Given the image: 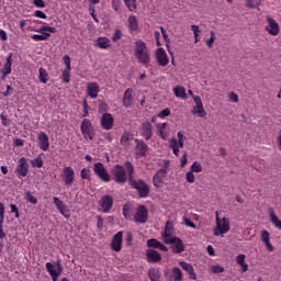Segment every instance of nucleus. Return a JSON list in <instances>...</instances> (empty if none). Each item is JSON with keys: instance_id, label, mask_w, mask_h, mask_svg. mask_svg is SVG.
I'll use <instances>...</instances> for the list:
<instances>
[{"instance_id": "nucleus-46", "label": "nucleus", "mask_w": 281, "mask_h": 281, "mask_svg": "<svg viewBox=\"0 0 281 281\" xmlns=\"http://www.w3.org/2000/svg\"><path fill=\"white\" fill-rule=\"evenodd\" d=\"M169 148L172 149V153L176 157H179V153H181V150H179L176 140H169Z\"/></svg>"}, {"instance_id": "nucleus-45", "label": "nucleus", "mask_w": 281, "mask_h": 281, "mask_svg": "<svg viewBox=\"0 0 281 281\" xmlns=\"http://www.w3.org/2000/svg\"><path fill=\"white\" fill-rule=\"evenodd\" d=\"M210 34L211 37L206 40L205 44L207 45L209 49H212L214 47V41H216V33H214V31H211Z\"/></svg>"}, {"instance_id": "nucleus-51", "label": "nucleus", "mask_w": 281, "mask_h": 281, "mask_svg": "<svg viewBox=\"0 0 281 281\" xmlns=\"http://www.w3.org/2000/svg\"><path fill=\"white\" fill-rule=\"evenodd\" d=\"M260 0H246V8H258Z\"/></svg>"}, {"instance_id": "nucleus-47", "label": "nucleus", "mask_w": 281, "mask_h": 281, "mask_svg": "<svg viewBox=\"0 0 281 281\" xmlns=\"http://www.w3.org/2000/svg\"><path fill=\"white\" fill-rule=\"evenodd\" d=\"M32 168H43V158L38 156L37 158L31 160Z\"/></svg>"}, {"instance_id": "nucleus-18", "label": "nucleus", "mask_w": 281, "mask_h": 281, "mask_svg": "<svg viewBox=\"0 0 281 281\" xmlns=\"http://www.w3.org/2000/svg\"><path fill=\"white\" fill-rule=\"evenodd\" d=\"M168 175V171H165V169H159L156 171L153 178V183L155 188H164V179H166V176Z\"/></svg>"}, {"instance_id": "nucleus-4", "label": "nucleus", "mask_w": 281, "mask_h": 281, "mask_svg": "<svg viewBox=\"0 0 281 281\" xmlns=\"http://www.w3.org/2000/svg\"><path fill=\"white\" fill-rule=\"evenodd\" d=\"M33 32H38V34H34L31 36L33 41H47L52 34H56V27L42 25L38 30H33ZM50 33V34H49Z\"/></svg>"}, {"instance_id": "nucleus-53", "label": "nucleus", "mask_w": 281, "mask_h": 281, "mask_svg": "<svg viewBox=\"0 0 281 281\" xmlns=\"http://www.w3.org/2000/svg\"><path fill=\"white\" fill-rule=\"evenodd\" d=\"M81 179H91V170L89 168L81 170Z\"/></svg>"}, {"instance_id": "nucleus-16", "label": "nucleus", "mask_w": 281, "mask_h": 281, "mask_svg": "<svg viewBox=\"0 0 281 281\" xmlns=\"http://www.w3.org/2000/svg\"><path fill=\"white\" fill-rule=\"evenodd\" d=\"M156 133L158 137H161L166 142L168 137H170V127L168 126V123H157Z\"/></svg>"}, {"instance_id": "nucleus-64", "label": "nucleus", "mask_w": 281, "mask_h": 281, "mask_svg": "<svg viewBox=\"0 0 281 281\" xmlns=\"http://www.w3.org/2000/svg\"><path fill=\"white\" fill-rule=\"evenodd\" d=\"M33 3L35 8H45V1L44 0H33Z\"/></svg>"}, {"instance_id": "nucleus-1", "label": "nucleus", "mask_w": 281, "mask_h": 281, "mask_svg": "<svg viewBox=\"0 0 281 281\" xmlns=\"http://www.w3.org/2000/svg\"><path fill=\"white\" fill-rule=\"evenodd\" d=\"M125 168L127 171V178L130 181V186H132V188H134V190H137L140 199H146V196H148V194H150V188L148 187V184H146V182H144L142 180L133 179V172H135V168L133 167V164L126 161Z\"/></svg>"}, {"instance_id": "nucleus-13", "label": "nucleus", "mask_w": 281, "mask_h": 281, "mask_svg": "<svg viewBox=\"0 0 281 281\" xmlns=\"http://www.w3.org/2000/svg\"><path fill=\"white\" fill-rule=\"evenodd\" d=\"M112 175L116 183H126V170L124 169V167L116 165L112 169Z\"/></svg>"}, {"instance_id": "nucleus-17", "label": "nucleus", "mask_w": 281, "mask_h": 281, "mask_svg": "<svg viewBox=\"0 0 281 281\" xmlns=\"http://www.w3.org/2000/svg\"><path fill=\"white\" fill-rule=\"evenodd\" d=\"M111 207H113V196L111 195H104L100 200V210L103 212V214H106L111 211Z\"/></svg>"}, {"instance_id": "nucleus-58", "label": "nucleus", "mask_w": 281, "mask_h": 281, "mask_svg": "<svg viewBox=\"0 0 281 281\" xmlns=\"http://www.w3.org/2000/svg\"><path fill=\"white\" fill-rule=\"evenodd\" d=\"M120 38H122V31L120 30H116L112 36V41L113 43L120 41Z\"/></svg>"}, {"instance_id": "nucleus-39", "label": "nucleus", "mask_w": 281, "mask_h": 281, "mask_svg": "<svg viewBox=\"0 0 281 281\" xmlns=\"http://www.w3.org/2000/svg\"><path fill=\"white\" fill-rule=\"evenodd\" d=\"M148 146L144 142H138L136 145V155H139L140 157H144L146 155Z\"/></svg>"}, {"instance_id": "nucleus-52", "label": "nucleus", "mask_w": 281, "mask_h": 281, "mask_svg": "<svg viewBox=\"0 0 281 281\" xmlns=\"http://www.w3.org/2000/svg\"><path fill=\"white\" fill-rule=\"evenodd\" d=\"M186 179L188 181V183H194L195 181V176H194V171H189L186 173Z\"/></svg>"}, {"instance_id": "nucleus-20", "label": "nucleus", "mask_w": 281, "mask_h": 281, "mask_svg": "<svg viewBox=\"0 0 281 281\" xmlns=\"http://www.w3.org/2000/svg\"><path fill=\"white\" fill-rule=\"evenodd\" d=\"M46 271H48L49 276H60L63 273V266H60V261L57 263L46 262Z\"/></svg>"}, {"instance_id": "nucleus-49", "label": "nucleus", "mask_w": 281, "mask_h": 281, "mask_svg": "<svg viewBox=\"0 0 281 281\" xmlns=\"http://www.w3.org/2000/svg\"><path fill=\"white\" fill-rule=\"evenodd\" d=\"M25 199L29 203H32V205H36L38 203V200L36 196L32 195V192L27 191L25 194Z\"/></svg>"}, {"instance_id": "nucleus-54", "label": "nucleus", "mask_w": 281, "mask_h": 281, "mask_svg": "<svg viewBox=\"0 0 281 281\" xmlns=\"http://www.w3.org/2000/svg\"><path fill=\"white\" fill-rule=\"evenodd\" d=\"M63 60L66 65V69H68V71H71V58L69 57V55H65Z\"/></svg>"}, {"instance_id": "nucleus-38", "label": "nucleus", "mask_w": 281, "mask_h": 281, "mask_svg": "<svg viewBox=\"0 0 281 281\" xmlns=\"http://www.w3.org/2000/svg\"><path fill=\"white\" fill-rule=\"evenodd\" d=\"M130 32H137V18L135 15H131L127 20Z\"/></svg>"}, {"instance_id": "nucleus-24", "label": "nucleus", "mask_w": 281, "mask_h": 281, "mask_svg": "<svg viewBox=\"0 0 281 281\" xmlns=\"http://www.w3.org/2000/svg\"><path fill=\"white\" fill-rule=\"evenodd\" d=\"M113 115H111V113H104L101 117V125L103 126V128L105 131H111V128H113Z\"/></svg>"}, {"instance_id": "nucleus-3", "label": "nucleus", "mask_w": 281, "mask_h": 281, "mask_svg": "<svg viewBox=\"0 0 281 281\" xmlns=\"http://www.w3.org/2000/svg\"><path fill=\"white\" fill-rule=\"evenodd\" d=\"M216 214V228H214V236H223V234H227L229 232V218L227 217H218V211Z\"/></svg>"}, {"instance_id": "nucleus-26", "label": "nucleus", "mask_w": 281, "mask_h": 281, "mask_svg": "<svg viewBox=\"0 0 281 281\" xmlns=\"http://www.w3.org/2000/svg\"><path fill=\"white\" fill-rule=\"evenodd\" d=\"M147 247H150L153 249H159L160 251H168L167 246L159 241L157 238L148 239Z\"/></svg>"}, {"instance_id": "nucleus-31", "label": "nucleus", "mask_w": 281, "mask_h": 281, "mask_svg": "<svg viewBox=\"0 0 281 281\" xmlns=\"http://www.w3.org/2000/svg\"><path fill=\"white\" fill-rule=\"evenodd\" d=\"M142 135L145 139H150L153 137V125L150 123H143Z\"/></svg>"}, {"instance_id": "nucleus-44", "label": "nucleus", "mask_w": 281, "mask_h": 281, "mask_svg": "<svg viewBox=\"0 0 281 281\" xmlns=\"http://www.w3.org/2000/svg\"><path fill=\"white\" fill-rule=\"evenodd\" d=\"M123 1L126 8H128L131 12H134V10H137V4H135L137 3V0H123Z\"/></svg>"}, {"instance_id": "nucleus-19", "label": "nucleus", "mask_w": 281, "mask_h": 281, "mask_svg": "<svg viewBox=\"0 0 281 281\" xmlns=\"http://www.w3.org/2000/svg\"><path fill=\"white\" fill-rule=\"evenodd\" d=\"M122 238H123V233L122 232H117L110 244V249H112V251H122Z\"/></svg>"}, {"instance_id": "nucleus-55", "label": "nucleus", "mask_w": 281, "mask_h": 281, "mask_svg": "<svg viewBox=\"0 0 281 281\" xmlns=\"http://www.w3.org/2000/svg\"><path fill=\"white\" fill-rule=\"evenodd\" d=\"M211 271L213 273H223V271H225V268H223V266L215 265L211 267Z\"/></svg>"}, {"instance_id": "nucleus-14", "label": "nucleus", "mask_w": 281, "mask_h": 281, "mask_svg": "<svg viewBox=\"0 0 281 281\" xmlns=\"http://www.w3.org/2000/svg\"><path fill=\"white\" fill-rule=\"evenodd\" d=\"M53 203L61 216H65V218L71 217V213H69V207L61 200H59L58 198H53Z\"/></svg>"}, {"instance_id": "nucleus-25", "label": "nucleus", "mask_w": 281, "mask_h": 281, "mask_svg": "<svg viewBox=\"0 0 281 281\" xmlns=\"http://www.w3.org/2000/svg\"><path fill=\"white\" fill-rule=\"evenodd\" d=\"M260 236H261V240L266 245V249L268 251H273L274 247L271 244V234H269L268 231L263 229V231H261V235Z\"/></svg>"}, {"instance_id": "nucleus-57", "label": "nucleus", "mask_w": 281, "mask_h": 281, "mask_svg": "<svg viewBox=\"0 0 281 281\" xmlns=\"http://www.w3.org/2000/svg\"><path fill=\"white\" fill-rule=\"evenodd\" d=\"M160 167L161 169L160 170H165L166 172H168V168H170V160H162L160 162Z\"/></svg>"}, {"instance_id": "nucleus-48", "label": "nucleus", "mask_w": 281, "mask_h": 281, "mask_svg": "<svg viewBox=\"0 0 281 281\" xmlns=\"http://www.w3.org/2000/svg\"><path fill=\"white\" fill-rule=\"evenodd\" d=\"M128 142H131V134L125 132L123 133V135L121 136V144L122 146H128Z\"/></svg>"}, {"instance_id": "nucleus-33", "label": "nucleus", "mask_w": 281, "mask_h": 281, "mask_svg": "<svg viewBox=\"0 0 281 281\" xmlns=\"http://www.w3.org/2000/svg\"><path fill=\"white\" fill-rule=\"evenodd\" d=\"M95 46L99 47V49H109V47H111V40H109V37H98Z\"/></svg>"}, {"instance_id": "nucleus-5", "label": "nucleus", "mask_w": 281, "mask_h": 281, "mask_svg": "<svg viewBox=\"0 0 281 281\" xmlns=\"http://www.w3.org/2000/svg\"><path fill=\"white\" fill-rule=\"evenodd\" d=\"M177 237L175 235V222L172 220H168L166 222L165 228L161 232V238L162 241L166 243H170V240H172V238Z\"/></svg>"}, {"instance_id": "nucleus-23", "label": "nucleus", "mask_w": 281, "mask_h": 281, "mask_svg": "<svg viewBox=\"0 0 281 281\" xmlns=\"http://www.w3.org/2000/svg\"><path fill=\"white\" fill-rule=\"evenodd\" d=\"M99 93H100V86L97 82H89L87 85V95H89V98H92V100H95Z\"/></svg>"}, {"instance_id": "nucleus-36", "label": "nucleus", "mask_w": 281, "mask_h": 281, "mask_svg": "<svg viewBox=\"0 0 281 281\" xmlns=\"http://www.w3.org/2000/svg\"><path fill=\"white\" fill-rule=\"evenodd\" d=\"M1 74L3 76H10L12 74V55L7 58V63L4 64L3 68L1 69Z\"/></svg>"}, {"instance_id": "nucleus-35", "label": "nucleus", "mask_w": 281, "mask_h": 281, "mask_svg": "<svg viewBox=\"0 0 281 281\" xmlns=\"http://www.w3.org/2000/svg\"><path fill=\"white\" fill-rule=\"evenodd\" d=\"M172 91L176 98H180L181 100H186V98H188V94L186 93V88L183 86H176L173 87Z\"/></svg>"}, {"instance_id": "nucleus-9", "label": "nucleus", "mask_w": 281, "mask_h": 281, "mask_svg": "<svg viewBox=\"0 0 281 281\" xmlns=\"http://www.w3.org/2000/svg\"><path fill=\"white\" fill-rule=\"evenodd\" d=\"M61 179L68 188L74 184V181L76 180V171L71 167H65L61 172Z\"/></svg>"}, {"instance_id": "nucleus-32", "label": "nucleus", "mask_w": 281, "mask_h": 281, "mask_svg": "<svg viewBox=\"0 0 281 281\" xmlns=\"http://www.w3.org/2000/svg\"><path fill=\"white\" fill-rule=\"evenodd\" d=\"M134 210L131 203H126L123 205V216L126 221H133L135 214H133Z\"/></svg>"}, {"instance_id": "nucleus-2", "label": "nucleus", "mask_w": 281, "mask_h": 281, "mask_svg": "<svg viewBox=\"0 0 281 281\" xmlns=\"http://www.w3.org/2000/svg\"><path fill=\"white\" fill-rule=\"evenodd\" d=\"M134 56L140 65H148L150 63V52H148L146 43L143 41L135 43Z\"/></svg>"}, {"instance_id": "nucleus-40", "label": "nucleus", "mask_w": 281, "mask_h": 281, "mask_svg": "<svg viewBox=\"0 0 281 281\" xmlns=\"http://www.w3.org/2000/svg\"><path fill=\"white\" fill-rule=\"evenodd\" d=\"M148 276L151 281H159L161 273H159V269L157 268H149Z\"/></svg>"}, {"instance_id": "nucleus-8", "label": "nucleus", "mask_w": 281, "mask_h": 281, "mask_svg": "<svg viewBox=\"0 0 281 281\" xmlns=\"http://www.w3.org/2000/svg\"><path fill=\"white\" fill-rule=\"evenodd\" d=\"M165 245H171L172 254H183V251H186L183 240L177 236L171 238L169 241H166Z\"/></svg>"}, {"instance_id": "nucleus-22", "label": "nucleus", "mask_w": 281, "mask_h": 281, "mask_svg": "<svg viewBox=\"0 0 281 281\" xmlns=\"http://www.w3.org/2000/svg\"><path fill=\"white\" fill-rule=\"evenodd\" d=\"M38 146L41 150L47 151L49 150V136L45 134V132H41L37 135Z\"/></svg>"}, {"instance_id": "nucleus-11", "label": "nucleus", "mask_w": 281, "mask_h": 281, "mask_svg": "<svg viewBox=\"0 0 281 281\" xmlns=\"http://www.w3.org/2000/svg\"><path fill=\"white\" fill-rule=\"evenodd\" d=\"M85 139H93V125L89 119H85L80 125Z\"/></svg>"}, {"instance_id": "nucleus-60", "label": "nucleus", "mask_w": 281, "mask_h": 281, "mask_svg": "<svg viewBox=\"0 0 281 281\" xmlns=\"http://www.w3.org/2000/svg\"><path fill=\"white\" fill-rule=\"evenodd\" d=\"M170 142H176V146H177L178 148H183L186 140H177V137H172V138L170 139Z\"/></svg>"}, {"instance_id": "nucleus-42", "label": "nucleus", "mask_w": 281, "mask_h": 281, "mask_svg": "<svg viewBox=\"0 0 281 281\" xmlns=\"http://www.w3.org/2000/svg\"><path fill=\"white\" fill-rule=\"evenodd\" d=\"M172 278H173L175 281L183 280V272H181V269L173 268L172 269Z\"/></svg>"}, {"instance_id": "nucleus-12", "label": "nucleus", "mask_w": 281, "mask_h": 281, "mask_svg": "<svg viewBox=\"0 0 281 281\" xmlns=\"http://www.w3.org/2000/svg\"><path fill=\"white\" fill-rule=\"evenodd\" d=\"M193 101L195 105L192 108V115H198V117H205L207 112H205V108H203V101H201V97H193Z\"/></svg>"}, {"instance_id": "nucleus-28", "label": "nucleus", "mask_w": 281, "mask_h": 281, "mask_svg": "<svg viewBox=\"0 0 281 281\" xmlns=\"http://www.w3.org/2000/svg\"><path fill=\"white\" fill-rule=\"evenodd\" d=\"M246 258L247 256L243 254L236 257V262L241 268V273H247V271H249V265H247Z\"/></svg>"}, {"instance_id": "nucleus-27", "label": "nucleus", "mask_w": 281, "mask_h": 281, "mask_svg": "<svg viewBox=\"0 0 281 281\" xmlns=\"http://www.w3.org/2000/svg\"><path fill=\"white\" fill-rule=\"evenodd\" d=\"M179 267H181V269H183V271L188 272L189 278L191 280H196V272H194V267H192L190 263H188L186 261H180Z\"/></svg>"}, {"instance_id": "nucleus-29", "label": "nucleus", "mask_w": 281, "mask_h": 281, "mask_svg": "<svg viewBox=\"0 0 281 281\" xmlns=\"http://www.w3.org/2000/svg\"><path fill=\"white\" fill-rule=\"evenodd\" d=\"M268 214H269L270 222L272 223V225H274V227H277V229H281V221L278 217V215H276V211H273V207L268 209Z\"/></svg>"}, {"instance_id": "nucleus-63", "label": "nucleus", "mask_w": 281, "mask_h": 281, "mask_svg": "<svg viewBox=\"0 0 281 281\" xmlns=\"http://www.w3.org/2000/svg\"><path fill=\"white\" fill-rule=\"evenodd\" d=\"M34 16H36L37 19H47V14L40 10L34 12Z\"/></svg>"}, {"instance_id": "nucleus-41", "label": "nucleus", "mask_w": 281, "mask_h": 281, "mask_svg": "<svg viewBox=\"0 0 281 281\" xmlns=\"http://www.w3.org/2000/svg\"><path fill=\"white\" fill-rule=\"evenodd\" d=\"M191 30L193 32V36H194V43H199L201 41V29L199 27V25H191Z\"/></svg>"}, {"instance_id": "nucleus-43", "label": "nucleus", "mask_w": 281, "mask_h": 281, "mask_svg": "<svg viewBox=\"0 0 281 281\" xmlns=\"http://www.w3.org/2000/svg\"><path fill=\"white\" fill-rule=\"evenodd\" d=\"M191 172H203V165L199 161H194L190 167Z\"/></svg>"}, {"instance_id": "nucleus-7", "label": "nucleus", "mask_w": 281, "mask_h": 281, "mask_svg": "<svg viewBox=\"0 0 281 281\" xmlns=\"http://www.w3.org/2000/svg\"><path fill=\"white\" fill-rule=\"evenodd\" d=\"M265 30L270 36H278L280 34V24H278L276 19L267 16Z\"/></svg>"}, {"instance_id": "nucleus-21", "label": "nucleus", "mask_w": 281, "mask_h": 281, "mask_svg": "<svg viewBox=\"0 0 281 281\" xmlns=\"http://www.w3.org/2000/svg\"><path fill=\"white\" fill-rule=\"evenodd\" d=\"M16 172L19 177H27L30 169L27 168V158H21L19 160Z\"/></svg>"}, {"instance_id": "nucleus-62", "label": "nucleus", "mask_w": 281, "mask_h": 281, "mask_svg": "<svg viewBox=\"0 0 281 281\" xmlns=\"http://www.w3.org/2000/svg\"><path fill=\"white\" fill-rule=\"evenodd\" d=\"M168 115H170V109H165L158 114V117L164 119L168 117Z\"/></svg>"}, {"instance_id": "nucleus-59", "label": "nucleus", "mask_w": 281, "mask_h": 281, "mask_svg": "<svg viewBox=\"0 0 281 281\" xmlns=\"http://www.w3.org/2000/svg\"><path fill=\"white\" fill-rule=\"evenodd\" d=\"M188 165V153H183V156H182V158H181V164H180V166H181V168H186V166Z\"/></svg>"}, {"instance_id": "nucleus-50", "label": "nucleus", "mask_w": 281, "mask_h": 281, "mask_svg": "<svg viewBox=\"0 0 281 281\" xmlns=\"http://www.w3.org/2000/svg\"><path fill=\"white\" fill-rule=\"evenodd\" d=\"M71 70H69V69H66V70H64L63 71V74H61V80H63V82H69L70 80H71V77H70V72Z\"/></svg>"}, {"instance_id": "nucleus-61", "label": "nucleus", "mask_w": 281, "mask_h": 281, "mask_svg": "<svg viewBox=\"0 0 281 281\" xmlns=\"http://www.w3.org/2000/svg\"><path fill=\"white\" fill-rule=\"evenodd\" d=\"M183 221H184V224L187 225V227H192L193 229H195V228H196V225H195V224H193V222H192V221H190V218H188V217H183Z\"/></svg>"}, {"instance_id": "nucleus-37", "label": "nucleus", "mask_w": 281, "mask_h": 281, "mask_svg": "<svg viewBox=\"0 0 281 281\" xmlns=\"http://www.w3.org/2000/svg\"><path fill=\"white\" fill-rule=\"evenodd\" d=\"M38 80L42 82V85H47V81L49 80V74H47L45 68L38 69Z\"/></svg>"}, {"instance_id": "nucleus-30", "label": "nucleus", "mask_w": 281, "mask_h": 281, "mask_svg": "<svg viewBox=\"0 0 281 281\" xmlns=\"http://www.w3.org/2000/svg\"><path fill=\"white\" fill-rule=\"evenodd\" d=\"M146 256L148 262H159L161 260V255L155 249H148Z\"/></svg>"}, {"instance_id": "nucleus-56", "label": "nucleus", "mask_w": 281, "mask_h": 281, "mask_svg": "<svg viewBox=\"0 0 281 281\" xmlns=\"http://www.w3.org/2000/svg\"><path fill=\"white\" fill-rule=\"evenodd\" d=\"M228 100L231 102H234L235 104L238 103V101H239L238 94H236V92H229L228 93Z\"/></svg>"}, {"instance_id": "nucleus-15", "label": "nucleus", "mask_w": 281, "mask_h": 281, "mask_svg": "<svg viewBox=\"0 0 281 281\" xmlns=\"http://www.w3.org/2000/svg\"><path fill=\"white\" fill-rule=\"evenodd\" d=\"M156 60L160 67H168V63H170V58H168V54L166 53V49L162 47H159L156 53Z\"/></svg>"}, {"instance_id": "nucleus-6", "label": "nucleus", "mask_w": 281, "mask_h": 281, "mask_svg": "<svg viewBox=\"0 0 281 281\" xmlns=\"http://www.w3.org/2000/svg\"><path fill=\"white\" fill-rule=\"evenodd\" d=\"M93 172L101 179V181H104L105 183H109L111 181V176H109V171H106V168L102 162H95L93 166Z\"/></svg>"}, {"instance_id": "nucleus-10", "label": "nucleus", "mask_w": 281, "mask_h": 281, "mask_svg": "<svg viewBox=\"0 0 281 281\" xmlns=\"http://www.w3.org/2000/svg\"><path fill=\"white\" fill-rule=\"evenodd\" d=\"M134 223H146L148 221V209L145 205H139L133 217Z\"/></svg>"}, {"instance_id": "nucleus-34", "label": "nucleus", "mask_w": 281, "mask_h": 281, "mask_svg": "<svg viewBox=\"0 0 281 281\" xmlns=\"http://www.w3.org/2000/svg\"><path fill=\"white\" fill-rule=\"evenodd\" d=\"M123 104L126 109L133 106V89H127L124 92Z\"/></svg>"}]
</instances>
